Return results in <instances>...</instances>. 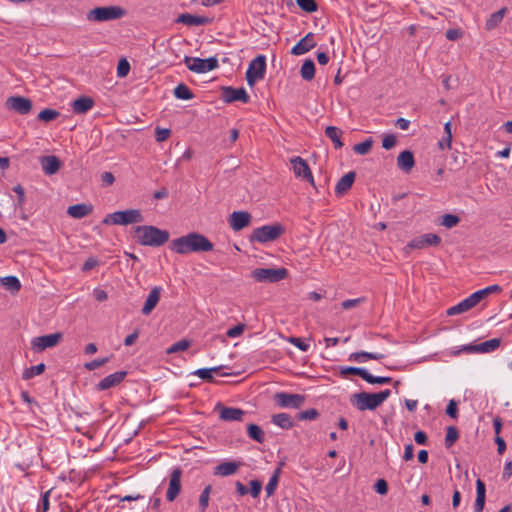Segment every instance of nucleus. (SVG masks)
<instances>
[{
	"mask_svg": "<svg viewBox=\"0 0 512 512\" xmlns=\"http://www.w3.org/2000/svg\"><path fill=\"white\" fill-rule=\"evenodd\" d=\"M171 249L178 254L208 252L213 249V243L206 236L192 232L172 240Z\"/></svg>",
	"mask_w": 512,
	"mask_h": 512,
	"instance_id": "obj_1",
	"label": "nucleus"
},
{
	"mask_svg": "<svg viewBox=\"0 0 512 512\" xmlns=\"http://www.w3.org/2000/svg\"><path fill=\"white\" fill-rule=\"evenodd\" d=\"M137 242L143 246L159 247L169 240V232L152 225L136 226L133 229Z\"/></svg>",
	"mask_w": 512,
	"mask_h": 512,
	"instance_id": "obj_2",
	"label": "nucleus"
},
{
	"mask_svg": "<svg viewBox=\"0 0 512 512\" xmlns=\"http://www.w3.org/2000/svg\"><path fill=\"white\" fill-rule=\"evenodd\" d=\"M391 395L389 389L378 393L360 392L351 396L350 403L359 411L375 410L381 406Z\"/></svg>",
	"mask_w": 512,
	"mask_h": 512,
	"instance_id": "obj_3",
	"label": "nucleus"
},
{
	"mask_svg": "<svg viewBox=\"0 0 512 512\" xmlns=\"http://www.w3.org/2000/svg\"><path fill=\"white\" fill-rule=\"evenodd\" d=\"M144 217L138 209H128L107 214L102 223L105 225H129L143 222Z\"/></svg>",
	"mask_w": 512,
	"mask_h": 512,
	"instance_id": "obj_4",
	"label": "nucleus"
},
{
	"mask_svg": "<svg viewBox=\"0 0 512 512\" xmlns=\"http://www.w3.org/2000/svg\"><path fill=\"white\" fill-rule=\"evenodd\" d=\"M125 14L126 11L120 6L96 7L87 13V20L91 22H106L120 19Z\"/></svg>",
	"mask_w": 512,
	"mask_h": 512,
	"instance_id": "obj_5",
	"label": "nucleus"
},
{
	"mask_svg": "<svg viewBox=\"0 0 512 512\" xmlns=\"http://www.w3.org/2000/svg\"><path fill=\"white\" fill-rule=\"evenodd\" d=\"M284 233L280 224L264 225L253 230L250 240L252 242L266 243L279 238Z\"/></svg>",
	"mask_w": 512,
	"mask_h": 512,
	"instance_id": "obj_6",
	"label": "nucleus"
},
{
	"mask_svg": "<svg viewBox=\"0 0 512 512\" xmlns=\"http://www.w3.org/2000/svg\"><path fill=\"white\" fill-rule=\"evenodd\" d=\"M285 268H256L251 271V278L257 282L276 283L287 277Z\"/></svg>",
	"mask_w": 512,
	"mask_h": 512,
	"instance_id": "obj_7",
	"label": "nucleus"
},
{
	"mask_svg": "<svg viewBox=\"0 0 512 512\" xmlns=\"http://www.w3.org/2000/svg\"><path fill=\"white\" fill-rule=\"evenodd\" d=\"M266 72V57L258 55L254 58L246 71V80L249 86H253L257 81L262 80Z\"/></svg>",
	"mask_w": 512,
	"mask_h": 512,
	"instance_id": "obj_8",
	"label": "nucleus"
},
{
	"mask_svg": "<svg viewBox=\"0 0 512 512\" xmlns=\"http://www.w3.org/2000/svg\"><path fill=\"white\" fill-rule=\"evenodd\" d=\"M184 63L190 71L195 73H206L218 67V59L216 57L201 59L185 56Z\"/></svg>",
	"mask_w": 512,
	"mask_h": 512,
	"instance_id": "obj_9",
	"label": "nucleus"
},
{
	"mask_svg": "<svg viewBox=\"0 0 512 512\" xmlns=\"http://www.w3.org/2000/svg\"><path fill=\"white\" fill-rule=\"evenodd\" d=\"M274 398L276 403L283 408H300L305 401L303 395L285 392L276 393Z\"/></svg>",
	"mask_w": 512,
	"mask_h": 512,
	"instance_id": "obj_10",
	"label": "nucleus"
},
{
	"mask_svg": "<svg viewBox=\"0 0 512 512\" xmlns=\"http://www.w3.org/2000/svg\"><path fill=\"white\" fill-rule=\"evenodd\" d=\"M5 106L8 110L15 111L21 115H26L32 109V102L23 96H12L6 100Z\"/></svg>",
	"mask_w": 512,
	"mask_h": 512,
	"instance_id": "obj_11",
	"label": "nucleus"
},
{
	"mask_svg": "<svg viewBox=\"0 0 512 512\" xmlns=\"http://www.w3.org/2000/svg\"><path fill=\"white\" fill-rule=\"evenodd\" d=\"M290 162L295 176L307 180L315 187L314 178L307 162L299 156L293 157Z\"/></svg>",
	"mask_w": 512,
	"mask_h": 512,
	"instance_id": "obj_12",
	"label": "nucleus"
},
{
	"mask_svg": "<svg viewBox=\"0 0 512 512\" xmlns=\"http://www.w3.org/2000/svg\"><path fill=\"white\" fill-rule=\"evenodd\" d=\"M181 476L182 471L180 468H176L171 472L169 476V486L166 492L167 501H174L181 492Z\"/></svg>",
	"mask_w": 512,
	"mask_h": 512,
	"instance_id": "obj_13",
	"label": "nucleus"
},
{
	"mask_svg": "<svg viewBox=\"0 0 512 512\" xmlns=\"http://www.w3.org/2000/svg\"><path fill=\"white\" fill-rule=\"evenodd\" d=\"M481 300L479 299V295L476 294V292L472 293L469 297L462 300L458 304L450 307L447 310V314L449 316L457 315L464 313L473 307H475Z\"/></svg>",
	"mask_w": 512,
	"mask_h": 512,
	"instance_id": "obj_14",
	"label": "nucleus"
},
{
	"mask_svg": "<svg viewBox=\"0 0 512 512\" xmlns=\"http://www.w3.org/2000/svg\"><path fill=\"white\" fill-rule=\"evenodd\" d=\"M440 242L441 238L437 234L428 233L411 240L407 246L412 249H422L427 246H437Z\"/></svg>",
	"mask_w": 512,
	"mask_h": 512,
	"instance_id": "obj_15",
	"label": "nucleus"
},
{
	"mask_svg": "<svg viewBox=\"0 0 512 512\" xmlns=\"http://www.w3.org/2000/svg\"><path fill=\"white\" fill-rule=\"evenodd\" d=\"M62 335L60 333L48 334L36 337L32 341L33 348L37 351H43L46 348L54 347L60 341Z\"/></svg>",
	"mask_w": 512,
	"mask_h": 512,
	"instance_id": "obj_16",
	"label": "nucleus"
},
{
	"mask_svg": "<svg viewBox=\"0 0 512 512\" xmlns=\"http://www.w3.org/2000/svg\"><path fill=\"white\" fill-rule=\"evenodd\" d=\"M223 100L227 103L242 101L247 103L250 99L244 88L225 87L222 93Z\"/></svg>",
	"mask_w": 512,
	"mask_h": 512,
	"instance_id": "obj_17",
	"label": "nucleus"
},
{
	"mask_svg": "<svg viewBox=\"0 0 512 512\" xmlns=\"http://www.w3.org/2000/svg\"><path fill=\"white\" fill-rule=\"evenodd\" d=\"M251 215L245 211H234L229 217V225L234 231H240L250 224Z\"/></svg>",
	"mask_w": 512,
	"mask_h": 512,
	"instance_id": "obj_18",
	"label": "nucleus"
},
{
	"mask_svg": "<svg viewBox=\"0 0 512 512\" xmlns=\"http://www.w3.org/2000/svg\"><path fill=\"white\" fill-rule=\"evenodd\" d=\"M126 371H118L104 377L98 384L97 388L100 391L107 390L120 384L126 377Z\"/></svg>",
	"mask_w": 512,
	"mask_h": 512,
	"instance_id": "obj_19",
	"label": "nucleus"
},
{
	"mask_svg": "<svg viewBox=\"0 0 512 512\" xmlns=\"http://www.w3.org/2000/svg\"><path fill=\"white\" fill-rule=\"evenodd\" d=\"M500 343V339L493 338L477 345L464 346L463 349L468 352L489 353L496 350L500 346Z\"/></svg>",
	"mask_w": 512,
	"mask_h": 512,
	"instance_id": "obj_20",
	"label": "nucleus"
},
{
	"mask_svg": "<svg viewBox=\"0 0 512 512\" xmlns=\"http://www.w3.org/2000/svg\"><path fill=\"white\" fill-rule=\"evenodd\" d=\"M40 164L43 172L48 176L56 174L61 167L59 158L54 155L41 157Z\"/></svg>",
	"mask_w": 512,
	"mask_h": 512,
	"instance_id": "obj_21",
	"label": "nucleus"
},
{
	"mask_svg": "<svg viewBox=\"0 0 512 512\" xmlns=\"http://www.w3.org/2000/svg\"><path fill=\"white\" fill-rule=\"evenodd\" d=\"M315 46L316 42L314 40V34L310 32L292 48L291 54L303 55L313 49Z\"/></svg>",
	"mask_w": 512,
	"mask_h": 512,
	"instance_id": "obj_22",
	"label": "nucleus"
},
{
	"mask_svg": "<svg viewBox=\"0 0 512 512\" xmlns=\"http://www.w3.org/2000/svg\"><path fill=\"white\" fill-rule=\"evenodd\" d=\"M240 466H241V463L236 462V461L222 462L214 468L213 474L215 476H222V477L234 475L237 473Z\"/></svg>",
	"mask_w": 512,
	"mask_h": 512,
	"instance_id": "obj_23",
	"label": "nucleus"
},
{
	"mask_svg": "<svg viewBox=\"0 0 512 512\" xmlns=\"http://www.w3.org/2000/svg\"><path fill=\"white\" fill-rule=\"evenodd\" d=\"M161 292L162 288L160 286H155L151 289L142 308V314L149 315L152 312L160 300Z\"/></svg>",
	"mask_w": 512,
	"mask_h": 512,
	"instance_id": "obj_24",
	"label": "nucleus"
},
{
	"mask_svg": "<svg viewBox=\"0 0 512 512\" xmlns=\"http://www.w3.org/2000/svg\"><path fill=\"white\" fill-rule=\"evenodd\" d=\"M245 414H246L245 411H243L240 408L221 406L219 416H220V419H222L223 421L231 422V421H242L243 416Z\"/></svg>",
	"mask_w": 512,
	"mask_h": 512,
	"instance_id": "obj_25",
	"label": "nucleus"
},
{
	"mask_svg": "<svg viewBox=\"0 0 512 512\" xmlns=\"http://www.w3.org/2000/svg\"><path fill=\"white\" fill-rule=\"evenodd\" d=\"M93 212V206L87 203H80L69 206L67 214L74 219H82Z\"/></svg>",
	"mask_w": 512,
	"mask_h": 512,
	"instance_id": "obj_26",
	"label": "nucleus"
},
{
	"mask_svg": "<svg viewBox=\"0 0 512 512\" xmlns=\"http://www.w3.org/2000/svg\"><path fill=\"white\" fill-rule=\"evenodd\" d=\"M209 22L210 20L207 17L192 15L189 13L180 14L176 19V23H181L187 26H201L208 24Z\"/></svg>",
	"mask_w": 512,
	"mask_h": 512,
	"instance_id": "obj_27",
	"label": "nucleus"
},
{
	"mask_svg": "<svg viewBox=\"0 0 512 512\" xmlns=\"http://www.w3.org/2000/svg\"><path fill=\"white\" fill-rule=\"evenodd\" d=\"M94 106V100L88 96H81L74 100L71 104L73 112L76 114H84L92 109Z\"/></svg>",
	"mask_w": 512,
	"mask_h": 512,
	"instance_id": "obj_28",
	"label": "nucleus"
},
{
	"mask_svg": "<svg viewBox=\"0 0 512 512\" xmlns=\"http://www.w3.org/2000/svg\"><path fill=\"white\" fill-rule=\"evenodd\" d=\"M355 176L356 174L353 171L342 176L335 186V193L339 196L344 195L352 187Z\"/></svg>",
	"mask_w": 512,
	"mask_h": 512,
	"instance_id": "obj_29",
	"label": "nucleus"
},
{
	"mask_svg": "<svg viewBox=\"0 0 512 512\" xmlns=\"http://www.w3.org/2000/svg\"><path fill=\"white\" fill-rule=\"evenodd\" d=\"M415 165L413 153L405 150L397 157V166L399 169L409 172Z\"/></svg>",
	"mask_w": 512,
	"mask_h": 512,
	"instance_id": "obj_30",
	"label": "nucleus"
},
{
	"mask_svg": "<svg viewBox=\"0 0 512 512\" xmlns=\"http://www.w3.org/2000/svg\"><path fill=\"white\" fill-rule=\"evenodd\" d=\"M486 488L481 479L476 481V499L474 504L475 512H483L485 506Z\"/></svg>",
	"mask_w": 512,
	"mask_h": 512,
	"instance_id": "obj_31",
	"label": "nucleus"
},
{
	"mask_svg": "<svg viewBox=\"0 0 512 512\" xmlns=\"http://www.w3.org/2000/svg\"><path fill=\"white\" fill-rule=\"evenodd\" d=\"M384 357L385 356L382 353H372V352L361 351V352L351 353L349 355V360L355 361V362H366L368 360H381Z\"/></svg>",
	"mask_w": 512,
	"mask_h": 512,
	"instance_id": "obj_32",
	"label": "nucleus"
},
{
	"mask_svg": "<svg viewBox=\"0 0 512 512\" xmlns=\"http://www.w3.org/2000/svg\"><path fill=\"white\" fill-rule=\"evenodd\" d=\"M325 135L334 143V147L339 149L343 146L341 141L342 131L335 126H328L325 129Z\"/></svg>",
	"mask_w": 512,
	"mask_h": 512,
	"instance_id": "obj_33",
	"label": "nucleus"
},
{
	"mask_svg": "<svg viewBox=\"0 0 512 512\" xmlns=\"http://www.w3.org/2000/svg\"><path fill=\"white\" fill-rule=\"evenodd\" d=\"M506 11H507L506 8H502V9L498 10L497 12H494L493 14H491L490 17L486 21V24H485L486 29L488 31H490V30H493L494 28H496L503 20Z\"/></svg>",
	"mask_w": 512,
	"mask_h": 512,
	"instance_id": "obj_34",
	"label": "nucleus"
},
{
	"mask_svg": "<svg viewBox=\"0 0 512 512\" xmlns=\"http://www.w3.org/2000/svg\"><path fill=\"white\" fill-rule=\"evenodd\" d=\"M272 422L282 429H290L294 426L291 417L286 413H278L273 415Z\"/></svg>",
	"mask_w": 512,
	"mask_h": 512,
	"instance_id": "obj_35",
	"label": "nucleus"
},
{
	"mask_svg": "<svg viewBox=\"0 0 512 512\" xmlns=\"http://www.w3.org/2000/svg\"><path fill=\"white\" fill-rule=\"evenodd\" d=\"M300 75L306 81H310L314 78L315 64L311 59H307L304 61L300 69Z\"/></svg>",
	"mask_w": 512,
	"mask_h": 512,
	"instance_id": "obj_36",
	"label": "nucleus"
},
{
	"mask_svg": "<svg viewBox=\"0 0 512 512\" xmlns=\"http://www.w3.org/2000/svg\"><path fill=\"white\" fill-rule=\"evenodd\" d=\"M174 96L181 100H191L194 98L193 92L184 83H180L174 88Z\"/></svg>",
	"mask_w": 512,
	"mask_h": 512,
	"instance_id": "obj_37",
	"label": "nucleus"
},
{
	"mask_svg": "<svg viewBox=\"0 0 512 512\" xmlns=\"http://www.w3.org/2000/svg\"><path fill=\"white\" fill-rule=\"evenodd\" d=\"M1 284L12 293H16L21 289V283L16 276H6L2 278Z\"/></svg>",
	"mask_w": 512,
	"mask_h": 512,
	"instance_id": "obj_38",
	"label": "nucleus"
},
{
	"mask_svg": "<svg viewBox=\"0 0 512 512\" xmlns=\"http://www.w3.org/2000/svg\"><path fill=\"white\" fill-rule=\"evenodd\" d=\"M247 433L251 439L258 443H263L265 441L264 431L256 424H249L247 426Z\"/></svg>",
	"mask_w": 512,
	"mask_h": 512,
	"instance_id": "obj_39",
	"label": "nucleus"
},
{
	"mask_svg": "<svg viewBox=\"0 0 512 512\" xmlns=\"http://www.w3.org/2000/svg\"><path fill=\"white\" fill-rule=\"evenodd\" d=\"M211 491H212V486L211 485H207L203 489V491L201 492V494L199 496V510L201 512H205L206 509L209 506V500H210Z\"/></svg>",
	"mask_w": 512,
	"mask_h": 512,
	"instance_id": "obj_40",
	"label": "nucleus"
},
{
	"mask_svg": "<svg viewBox=\"0 0 512 512\" xmlns=\"http://www.w3.org/2000/svg\"><path fill=\"white\" fill-rule=\"evenodd\" d=\"M340 373L342 375H348V374L358 375L363 380L366 381L369 372L365 368L347 366V367H341Z\"/></svg>",
	"mask_w": 512,
	"mask_h": 512,
	"instance_id": "obj_41",
	"label": "nucleus"
},
{
	"mask_svg": "<svg viewBox=\"0 0 512 512\" xmlns=\"http://www.w3.org/2000/svg\"><path fill=\"white\" fill-rule=\"evenodd\" d=\"M459 438V432L456 427L449 426L446 430L445 446L446 448L452 447Z\"/></svg>",
	"mask_w": 512,
	"mask_h": 512,
	"instance_id": "obj_42",
	"label": "nucleus"
},
{
	"mask_svg": "<svg viewBox=\"0 0 512 512\" xmlns=\"http://www.w3.org/2000/svg\"><path fill=\"white\" fill-rule=\"evenodd\" d=\"M44 370H45V364L40 363L38 365L31 366L30 368H27L23 372L22 377L25 380H29V379L33 378L34 376L42 374L44 372Z\"/></svg>",
	"mask_w": 512,
	"mask_h": 512,
	"instance_id": "obj_43",
	"label": "nucleus"
},
{
	"mask_svg": "<svg viewBox=\"0 0 512 512\" xmlns=\"http://www.w3.org/2000/svg\"><path fill=\"white\" fill-rule=\"evenodd\" d=\"M223 366H217L212 368H201L194 372L195 375L206 381H213V372H218Z\"/></svg>",
	"mask_w": 512,
	"mask_h": 512,
	"instance_id": "obj_44",
	"label": "nucleus"
},
{
	"mask_svg": "<svg viewBox=\"0 0 512 512\" xmlns=\"http://www.w3.org/2000/svg\"><path fill=\"white\" fill-rule=\"evenodd\" d=\"M372 145H373L372 138H368L361 143L355 144L353 147V151L359 155H366L370 152Z\"/></svg>",
	"mask_w": 512,
	"mask_h": 512,
	"instance_id": "obj_45",
	"label": "nucleus"
},
{
	"mask_svg": "<svg viewBox=\"0 0 512 512\" xmlns=\"http://www.w3.org/2000/svg\"><path fill=\"white\" fill-rule=\"evenodd\" d=\"M279 473H280V469L278 468V469H276L274 474L271 476L269 482L267 483V485L265 487L267 497H270L274 494V492L277 488V485H278V481H279Z\"/></svg>",
	"mask_w": 512,
	"mask_h": 512,
	"instance_id": "obj_46",
	"label": "nucleus"
},
{
	"mask_svg": "<svg viewBox=\"0 0 512 512\" xmlns=\"http://www.w3.org/2000/svg\"><path fill=\"white\" fill-rule=\"evenodd\" d=\"M189 346H190V341H188L186 339H182V340H179L178 342L172 344L167 349V353L168 354H172V353H177V352H180V351H184V350L188 349Z\"/></svg>",
	"mask_w": 512,
	"mask_h": 512,
	"instance_id": "obj_47",
	"label": "nucleus"
},
{
	"mask_svg": "<svg viewBox=\"0 0 512 512\" xmlns=\"http://www.w3.org/2000/svg\"><path fill=\"white\" fill-rule=\"evenodd\" d=\"M59 116V112L53 109H44L38 114L40 121L49 122L55 120Z\"/></svg>",
	"mask_w": 512,
	"mask_h": 512,
	"instance_id": "obj_48",
	"label": "nucleus"
},
{
	"mask_svg": "<svg viewBox=\"0 0 512 512\" xmlns=\"http://www.w3.org/2000/svg\"><path fill=\"white\" fill-rule=\"evenodd\" d=\"M460 222V218L453 214H445L442 216L440 224L446 228H453Z\"/></svg>",
	"mask_w": 512,
	"mask_h": 512,
	"instance_id": "obj_49",
	"label": "nucleus"
},
{
	"mask_svg": "<svg viewBox=\"0 0 512 512\" xmlns=\"http://www.w3.org/2000/svg\"><path fill=\"white\" fill-rule=\"evenodd\" d=\"M297 5L305 12L312 13L317 10L315 0H296Z\"/></svg>",
	"mask_w": 512,
	"mask_h": 512,
	"instance_id": "obj_50",
	"label": "nucleus"
},
{
	"mask_svg": "<svg viewBox=\"0 0 512 512\" xmlns=\"http://www.w3.org/2000/svg\"><path fill=\"white\" fill-rule=\"evenodd\" d=\"M129 71H130L129 62L125 58L120 59L118 62V65H117V76L119 78H124L128 75Z\"/></svg>",
	"mask_w": 512,
	"mask_h": 512,
	"instance_id": "obj_51",
	"label": "nucleus"
},
{
	"mask_svg": "<svg viewBox=\"0 0 512 512\" xmlns=\"http://www.w3.org/2000/svg\"><path fill=\"white\" fill-rule=\"evenodd\" d=\"M318 416H319V412L316 409L311 408V409L299 412L297 415V418L299 420H315L318 418Z\"/></svg>",
	"mask_w": 512,
	"mask_h": 512,
	"instance_id": "obj_52",
	"label": "nucleus"
},
{
	"mask_svg": "<svg viewBox=\"0 0 512 512\" xmlns=\"http://www.w3.org/2000/svg\"><path fill=\"white\" fill-rule=\"evenodd\" d=\"M109 360H110L109 357H104V358H101V359H95L93 361L85 363L84 367L87 370L92 371V370H95V369L105 365Z\"/></svg>",
	"mask_w": 512,
	"mask_h": 512,
	"instance_id": "obj_53",
	"label": "nucleus"
},
{
	"mask_svg": "<svg viewBox=\"0 0 512 512\" xmlns=\"http://www.w3.org/2000/svg\"><path fill=\"white\" fill-rule=\"evenodd\" d=\"M392 381V378L385 377V376H373L372 374L368 373L366 382L369 384H388Z\"/></svg>",
	"mask_w": 512,
	"mask_h": 512,
	"instance_id": "obj_54",
	"label": "nucleus"
},
{
	"mask_svg": "<svg viewBox=\"0 0 512 512\" xmlns=\"http://www.w3.org/2000/svg\"><path fill=\"white\" fill-rule=\"evenodd\" d=\"M501 290V287L499 285H491L484 289H481L479 291H476V294L479 295V299H484L487 295L493 292H498Z\"/></svg>",
	"mask_w": 512,
	"mask_h": 512,
	"instance_id": "obj_55",
	"label": "nucleus"
},
{
	"mask_svg": "<svg viewBox=\"0 0 512 512\" xmlns=\"http://www.w3.org/2000/svg\"><path fill=\"white\" fill-rule=\"evenodd\" d=\"M396 141L394 134H387L383 137L382 147L386 150L392 149L396 145Z\"/></svg>",
	"mask_w": 512,
	"mask_h": 512,
	"instance_id": "obj_56",
	"label": "nucleus"
},
{
	"mask_svg": "<svg viewBox=\"0 0 512 512\" xmlns=\"http://www.w3.org/2000/svg\"><path fill=\"white\" fill-rule=\"evenodd\" d=\"M289 342L303 352H306L309 349V344H307L302 338L290 337Z\"/></svg>",
	"mask_w": 512,
	"mask_h": 512,
	"instance_id": "obj_57",
	"label": "nucleus"
},
{
	"mask_svg": "<svg viewBox=\"0 0 512 512\" xmlns=\"http://www.w3.org/2000/svg\"><path fill=\"white\" fill-rule=\"evenodd\" d=\"M446 413L453 419H456L458 417L457 403L455 400L452 399L449 401L446 408Z\"/></svg>",
	"mask_w": 512,
	"mask_h": 512,
	"instance_id": "obj_58",
	"label": "nucleus"
},
{
	"mask_svg": "<svg viewBox=\"0 0 512 512\" xmlns=\"http://www.w3.org/2000/svg\"><path fill=\"white\" fill-rule=\"evenodd\" d=\"M251 485V496L253 498H258L262 489V483L259 480H252L250 482Z\"/></svg>",
	"mask_w": 512,
	"mask_h": 512,
	"instance_id": "obj_59",
	"label": "nucleus"
},
{
	"mask_svg": "<svg viewBox=\"0 0 512 512\" xmlns=\"http://www.w3.org/2000/svg\"><path fill=\"white\" fill-rule=\"evenodd\" d=\"M374 488L380 495H385L388 492V484L384 479L377 480Z\"/></svg>",
	"mask_w": 512,
	"mask_h": 512,
	"instance_id": "obj_60",
	"label": "nucleus"
},
{
	"mask_svg": "<svg viewBox=\"0 0 512 512\" xmlns=\"http://www.w3.org/2000/svg\"><path fill=\"white\" fill-rule=\"evenodd\" d=\"M445 36L448 40L455 41L463 36V31L461 29H449L446 31Z\"/></svg>",
	"mask_w": 512,
	"mask_h": 512,
	"instance_id": "obj_61",
	"label": "nucleus"
},
{
	"mask_svg": "<svg viewBox=\"0 0 512 512\" xmlns=\"http://www.w3.org/2000/svg\"><path fill=\"white\" fill-rule=\"evenodd\" d=\"M243 331H244V325L239 324V325H236V326L230 328L227 331V336L230 338H236V337L240 336L243 333Z\"/></svg>",
	"mask_w": 512,
	"mask_h": 512,
	"instance_id": "obj_62",
	"label": "nucleus"
},
{
	"mask_svg": "<svg viewBox=\"0 0 512 512\" xmlns=\"http://www.w3.org/2000/svg\"><path fill=\"white\" fill-rule=\"evenodd\" d=\"M99 264L98 260L94 257H89L82 266V271L88 272Z\"/></svg>",
	"mask_w": 512,
	"mask_h": 512,
	"instance_id": "obj_63",
	"label": "nucleus"
},
{
	"mask_svg": "<svg viewBox=\"0 0 512 512\" xmlns=\"http://www.w3.org/2000/svg\"><path fill=\"white\" fill-rule=\"evenodd\" d=\"M363 301L362 298L348 299L342 302L341 306L343 309L348 310L358 306Z\"/></svg>",
	"mask_w": 512,
	"mask_h": 512,
	"instance_id": "obj_64",
	"label": "nucleus"
}]
</instances>
